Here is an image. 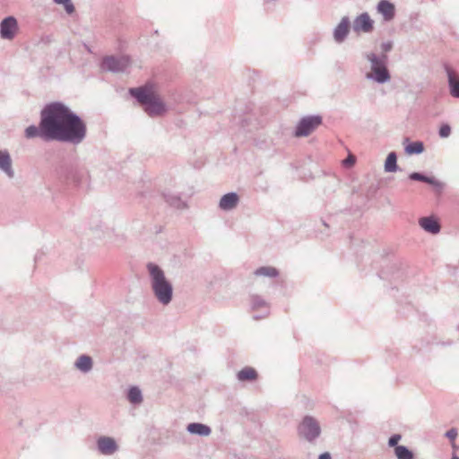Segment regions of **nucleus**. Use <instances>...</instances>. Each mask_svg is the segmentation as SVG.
<instances>
[{
	"mask_svg": "<svg viewBox=\"0 0 459 459\" xmlns=\"http://www.w3.org/2000/svg\"><path fill=\"white\" fill-rule=\"evenodd\" d=\"M41 117V134L46 139L79 143L85 135L84 124L62 104L48 106Z\"/></svg>",
	"mask_w": 459,
	"mask_h": 459,
	"instance_id": "nucleus-1",
	"label": "nucleus"
},
{
	"mask_svg": "<svg viewBox=\"0 0 459 459\" xmlns=\"http://www.w3.org/2000/svg\"><path fill=\"white\" fill-rule=\"evenodd\" d=\"M130 93L145 106V111L150 116H160L166 112L165 104L153 84L147 83L140 88L130 89Z\"/></svg>",
	"mask_w": 459,
	"mask_h": 459,
	"instance_id": "nucleus-2",
	"label": "nucleus"
},
{
	"mask_svg": "<svg viewBox=\"0 0 459 459\" xmlns=\"http://www.w3.org/2000/svg\"><path fill=\"white\" fill-rule=\"evenodd\" d=\"M152 281V289L157 299L163 304H169L172 298V286L165 278L163 272L155 264L148 265Z\"/></svg>",
	"mask_w": 459,
	"mask_h": 459,
	"instance_id": "nucleus-3",
	"label": "nucleus"
},
{
	"mask_svg": "<svg viewBox=\"0 0 459 459\" xmlns=\"http://www.w3.org/2000/svg\"><path fill=\"white\" fill-rule=\"evenodd\" d=\"M322 124V118L319 116H310L303 117L298 124L295 131V136H307L314 132Z\"/></svg>",
	"mask_w": 459,
	"mask_h": 459,
	"instance_id": "nucleus-4",
	"label": "nucleus"
},
{
	"mask_svg": "<svg viewBox=\"0 0 459 459\" xmlns=\"http://www.w3.org/2000/svg\"><path fill=\"white\" fill-rule=\"evenodd\" d=\"M299 433L307 440H312L320 434L317 422L311 417H305L299 427Z\"/></svg>",
	"mask_w": 459,
	"mask_h": 459,
	"instance_id": "nucleus-5",
	"label": "nucleus"
},
{
	"mask_svg": "<svg viewBox=\"0 0 459 459\" xmlns=\"http://www.w3.org/2000/svg\"><path fill=\"white\" fill-rule=\"evenodd\" d=\"M130 64L127 56H108L102 62V68L113 72H119L125 70Z\"/></svg>",
	"mask_w": 459,
	"mask_h": 459,
	"instance_id": "nucleus-6",
	"label": "nucleus"
},
{
	"mask_svg": "<svg viewBox=\"0 0 459 459\" xmlns=\"http://www.w3.org/2000/svg\"><path fill=\"white\" fill-rule=\"evenodd\" d=\"M18 32V23L14 17L4 19L0 24V35L4 39H13Z\"/></svg>",
	"mask_w": 459,
	"mask_h": 459,
	"instance_id": "nucleus-7",
	"label": "nucleus"
},
{
	"mask_svg": "<svg viewBox=\"0 0 459 459\" xmlns=\"http://www.w3.org/2000/svg\"><path fill=\"white\" fill-rule=\"evenodd\" d=\"M352 29L356 33H368L374 29V21L367 13L357 16L353 22Z\"/></svg>",
	"mask_w": 459,
	"mask_h": 459,
	"instance_id": "nucleus-8",
	"label": "nucleus"
},
{
	"mask_svg": "<svg viewBox=\"0 0 459 459\" xmlns=\"http://www.w3.org/2000/svg\"><path fill=\"white\" fill-rule=\"evenodd\" d=\"M368 60L372 64V72L375 74L376 81L379 82H384L389 79V74L386 68L380 64L377 60L375 54H370L368 56Z\"/></svg>",
	"mask_w": 459,
	"mask_h": 459,
	"instance_id": "nucleus-9",
	"label": "nucleus"
},
{
	"mask_svg": "<svg viewBox=\"0 0 459 459\" xmlns=\"http://www.w3.org/2000/svg\"><path fill=\"white\" fill-rule=\"evenodd\" d=\"M98 447L102 454L111 455L117 450V446L113 438L102 437L98 440Z\"/></svg>",
	"mask_w": 459,
	"mask_h": 459,
	"instance_id": "nucleus-10",
	"label": "nucleus"
},
{
	"mask_svg": "<svg viewBox=\"0 0 459 459\" xmlns=\"http://www.w3.org/2000/svg\"><path fill=\"white\" fill-rule=\"evenodd\" d=\"M419 223L422 229L429 233L437 234L440 230L439 222L435 217L421 218Z\"/></svg>",
	"mask_w": 459,
	"mask_h": 459,
	"instance_id": "nucleus-11",
	"label": "nucleus"
},
{
	"mask_svg": "<svg viewBox=\"0 0 459 459\" xmlns=\"http://www.w3.org/2000/svg\"><path fill=\"white\" fill-rule=\"evenodd\" d=\"M377 11L385 21H390L394 16V5L386 0H381L377 5Z\"/></svg>",
	"mask_w": 459,
	"mask_h": 459,
	"instance_id": "nucleus-12",
	"label": "nucleus"
},
{
	"mask_svg": "<svg viewBox=\"0 0 459 459\" xmlns=\"http://www.w3.org/2000/svg\"><path fill=\"white\" fill-rule=\"evenodd\" d=\"M350 30V22L348 18L344 17L342 19L340 23L337 25L334 30V39L337 42H342L347 36Z\"/></svg>",
	"mask_w": 459,
	"mask_h": 459,
	"instance_id": "nucleus-13",
	"label": "nucleus"
},
{
	"mask_svg": "<svg viewBox=\"0 0 459 459\" xmlns=\"http://www.w3.org/2000/svg\"><path fill=\"white\" fill-rule=\"evenodd\" d=\"M238 202V196L235 193H230L223 195L220 201V207L222 210L233 209Z\"/></svg>",
	"mask_w": 459,
	"mask_h": 459,
	"instance_id": "nucleus-14",
	"label": "nucleus"
},
{
	"mask_svg": "<svg viewBox=\"0 0 459 459\" xmlns=\"http://www.w3.org/2000/svg\"><path fill=\"white\" fill-rule=\"evenodd\" d=\"M447 74L451 94L459 98V77L451 69H447Z\"/></svg>",
	"mask_w": 459,
	"mask_h": 459,
	"instance_id": "nucleus-15",
	"label": "nucleus"
},
{
	"mask_svg": "<svg viewBox=\"0 0 459 459\" xmlns=\"http://www.w3.org/2000/svg\"><path fill=\"white\" fill-rule=\"evenodd\" d=\"M0 169H2L9 177L13 176L11 158L8 152H0Z\"/></svg>",
	"mask_w": 459,
	"mask_h": 459,
	"instance_id": "nucleus-16",
	"label": "nucleus"
},
{
	"mask_svg": "<svg viewBox=\"0 0 459 459\" xmlns=\"http://www.w3.org/2000/svg\"><path fill=\"white\" fill-rule=\"evenodd\" d=\"M187 430L192 434H197L200 436H208L211 433L210 428L201 423L189 424L187 426Z\"/></svg>",
	"mask_w": 459,
	"mask_h": 459,
	"instance_id": "nucleus-17",
	"label": "nucleus"
},
{
	"mask_svg": "<svg viewBox=\"0 0 459 459\" xmlns=\"http://www.w3.org/2000/svg\"><path fill=\"white\" fill-rule=\"evenodd\" d=\"M256 371L250 367H246L238 373V378L240 381H252L256 379Z\"/></svg>",
	"mask_w": 459,
	"mask_h": 459,
	"instance_id": "nucleus-18",
	"label": "nucleus"
},
{
	"mask_svg": "<svg viewBox=\"0 0 459 459\" xmlns=\"http://www.w3.org/2000/svg\"><path fill=\"white\" fill-rule=\"evenodd\" d=\"M255 275L274 278L278 275V271L273 266H262L255 271Z\"/></svg>",
	"mask_w": 459,
	"mask_h": 459,
	"instance_id": "nucleus-19",
	"label": "nucleus"
},
{
	"mask_svg": "<svg viewBox=\"0 0 459 459\" xmlns=\"http://www.w3.org/2000/svg\"><path fill=\"white\" fill-rule=\"evenodd\" d=\"M92 361L89 356H81L76 361V367L82 371H88L91 368Z\"/></svg>",
	"mask_w": 459,
	"mask_h": 459,
	"instance_id": "nucleus-20",
	"label": "nucleus"
},
{
	"mask_svg": "<svg viewBox=\"0 0 459 459\" xmlns=\"http://www.w3.org/2000/svg\"><path fill=\"white\" fill-rule=\"evenodd\" d=\"M395 455L398 459H412L413 454L403 446H397L394 448Z\"/></svg>",
	"mask_w": 459,
	"mask_h": 459,
	"instance_id": "nucleus-21",
	"label": "nucleus"
},
{
	"mask_svg": "<svg viewBox=\"0 0 459 459\" xmlns=\"http://www.w3.org/2000/svg\"><path fill=\"white\" fill-rule=\"evenodd\" d=\"M397 169L396 155L394 152H390L385 163V169L388 172H394Z\"/></svg>",
	"mask_w": 459,
	"mask_h": 459,
	"instance_id": "nucleus-22",
	"label": "nucleus"
},
{
	"mask_svg": "<svg viewBox=\"0 0 459 459\" xmlns=\"http://www.w3.org/2000/svg\"><path fill=\"white\" fill-rule=\"evenodd\" d=\"M128 399L133 403H138L142 402V394L137 387H132L128 393Z\"/></svg>",
	"mask_w": 459,
	"mask_h": 459,
	"instance_id": "nucleus-23",
	"label": "nucleus"
},
{
	"mask_svg": "<svg viewBox=\"0 0 459 459\" xmlns=\"http://www.w3.org/2000/svg\"><path fill=\"white\" fill-rule=\"evenodd\" d=\"M423 144L420 142H415L406 146L405 151L409 154L420 153L423 152Z\"/></svg>",
	"mask_w": 459,
	"mask_h": 459,
	"instance_id": "nucleus-24",
	"label": "nucleus"
},
{
	"mask_svg": "<svg viewBox=\"0 0 459 459\" xmlns=\"http://www.w3.org/2000/svg\"><path fill=\"white\" fill-rule=\"evenodd\" d=\"M410 178L412 180H418L422 182H427L429 184H433L434 180L432 178H429L428 177H425L420 173L414 172L410 175Z\"/></svg>",
	"mask_w": 459,
	"mask_h": 459,
	"instance_id": "nucleus-25",
	"label": "nucleus"
},
{
	"mask_svg": "<svg viewBox=\"0 0 459 459\" xmlns=\"http://www.w3.org/2000/svg\"><path fill=\"white\" fill-rule=\"evenodd\" d=\"M25 133H26V136H27L28 138L35 137V136H37V135H40V136L44 137V136L41 134V130H40V131H39V129H38L36 126H29V127L26 129Z\"/></svg>",
	"mask_w": 459,
	"mask_h": 459,
	"instance_id": "nucleus-26",
	"label": "nucleus"
},
{
	"mask_svg": "<svg viewBox=\"0 0 459 459\" xmlns=\"http://www.w3.org/2000/svg\"><path fill=\"white\" fill-rule=\"evenodd\" d=\"M56 4H64L65 11L68 13H72L74 11V7L71 0H54Z\"/></svg>",
	"mask_w": 459,
	"mask_h": 459,
	"instance_id": "nucleus-27",
	"label": "nucleus"
},
{
	"mask_svg": "<svg viewBox=\"0 0 459 459\" xmlns=\"http://www.w3.org/2000/svg\"><path fill=\"white\" fill-rule=\"evenodd\" d=\"M451 133V128L448 125H443L441 126L439 129V135L441 137H447Z\"/></svg>",
	"mask_w": 459,
	"mask_h": 459,
	"instance_id": "nucleus-28",
	"label": "nucleus"
},
{
	"mask_svg": "<svg viewBox=\"0 0 459 459\" xmlns=\"http://www.w3.org/2000/svg\"><path fill=\"white\" fill-rule=\"evenodd\" d=\"M401 439V435H394L389 438L388 444L390 446H397L398 442Z\"/></svg>",
	"mask_w": 459,
	"mask_h": 459,
	"instance_id": "nucleus-29",
	"label": "nucleus"
},
{
	"mask_svg": "<svg viewBox=\"0 0 459 459\" xmlns=\"http://www.w3.org/2000/svg\"><path fill=\"white\" fill-rule=\"evenodd\" d=\"M356 159L353 155H349L342 162L344 166L351 167L355 164Z\"/></svg>",
	"mask_w": 459,
	"mask_h": 459,
	"instance_id": "nucleus-30",
	"label": "nucleus"
},
{
	"mask_svg": "<svg viewBox=\"0 0 459 459\" xmlns=\"http://www.w3.org/2000/svg\"><path fill=\"white\" fill-rule=\"evenodd\" d=\"M457 436V432L455 429H452L446 432V437L452 441L453 446H455V439Z\"/></svg>",
	"mask_w": 459,
	"mask_h": 459,
	"instance_id": "nucleus-31",
	"label": "nucleus"
},
{
	"mask_svg": "<svg viewBox=\"0 0 459 459\" xmlns=\"http://www.w3.org/2000/svg\"><path fill=\"white\" fill-rule=\"evenodd\" d=\"M391 48H392V43H391V42L384 43V44L382 45V49H383L385 52L389 51Z\"/></svg>",
	"mask_w": 459,
	"mask_h": 459,
	"instance_id": "nucleus-32",
	"label": "nucleus"
},
{
	"mask_svg": "<svg viewBox=\"0 0 459 459\" xmlns=\"http://www.w3.org/2000/svg\"><path fill=\"white\" fill-rule=\"evenodd\" d=\"M319 459H331V455L329 453H324L320 455Z\"/></svg>",
	"mask_w": 459,
	"mask_h": 459,
	"instance_id": "nucleus-33",
	"label": "nucleus"
},
{
	"mask_svg": "<svg viewBox=\"0 0 459 459\" xmlns=\"http://www.w3.org/2000/svg\"><path fill=\"white\" fill-rule=\"evenodd\" d=\"M452 459H459V457H458V456H456V455H454V456L452 457Z\"/></svg>",
	"mask_w": 459,
	"mask_h": 459,
	"instance_id": "nucleus-34",
	"label": "nucleus"
}]
</instances>
